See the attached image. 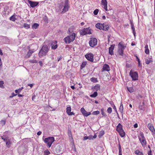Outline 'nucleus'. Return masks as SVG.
Returning a JSON list of instances; mask_svg holds the SVG:
<instances>
[{
  "instance_id": "obj_37",
  "label": "nucleus",
  "mask_w": 155,
  "mask_h": 155,
  "mask_svg": "<svg viewBox=\"0 0 155 155\" xmlns=\"http://www.w3.org/2000/svg\"><path fill=\"white\" fill-rule=\"evenodd\" d=\"M5 138L4 139V141L6 142L7 141H8L10 139H9V137H8L6 136H4Z\"/></svg>"
},
{
  "instance_id": "obj_30",
  "label": "nucleus",
  "mask_w": 155,
  "mask_h": 155,
  "mask_svg": "<svg viewBox=\"0 0 155 155\" xmlns=\"http://www.w3.org/2000/svg\"><path fill=\"white\" fill-rule=\"evenodd\" d=\"M94 89L96 91H97L98 90H100V86L98 84L96 85L94 87Z\"/></svg>"
},
{
  "instance_id": "obj_25",
  "label": "nucleus",
  "mask_w": 155,
  "mask_h": 155,
  "mask_svg": "<svg viewBox=\"0 0 155 155\" xmlns=\"http://www.w3.org/2000/svg\"><path fill=\"white\" fill-rule=\"evenodd\" d=\"M34 52L32 50H29V51L27 53V54L26 56L28 58H29L31 54Z\"/></svg>"
},
{
  "instance_id": "obj_5",
  "label": "nucleus",
  "mask_w": 155,
  "mask_h": 155,
  "mask_svg": "<svg viewBox=\"0 0 155 155\" xmlns=\"http://www.w3.org/2000/svg\"><path fill=\"white\" fill-rule=\"evenodd\" d=\"M129 75L132 78V80L135 81L138 80V75L137 72L133 71L131 70Z\"/></svg>"
},
{
  "instance_id": "obj_29",
  "label": "nucleus",
  "mask_w": 155,
  "mask_h": 155,
  "mask_svg": "<svg viewBox=\"0 0 155 155\" xmlns=\"http://www.w3.org/2000/svg\"><path fill=\"white\" fill-rule=\"evenodd\" d=\"M104 134V131L102 130L99 132L98 137L99 138H101Z\"/></svg>"
},
{
  "instance_id": "obj_44",
  "label": "nucleus",
  "mask_w": 155,
  "mask_h": 155,
  "mask_svg": "<svg viewBox=\"0 0 155 155\" xmlns=\"http://www.w3.org/2000/svg\"><path fill=\"white\" fill-rule=\"evenodd\" d=\"M15 92L16 94H15L14 93H13L12 94L13 95L12 96H10L9 97H13L14 96H16L19 93L17 90H16L15 91Z\"/></svg>"
},
{
  "instance_id": "obj_57",
  "label": "nucleus",
  "mask_w": 155,
  "mask_h": 155,
  "mask_svg": "<svg viewBox=\"0 0 155 155\" xmlns=\"http://www.w3.org/2000/svg\"><path fill=\"white\" fill-rule=\"evenodd\" d=\"M88 139V136H85L84 137V138L83 139V140H85Z\"/></svg>"
},
{
  "instance_id": "obj_33",
  "label": "nucleus",
  "mask_w": 155,
  "mask_h": 155,
  "mask_svg": "<svg viewBox=\"0 0 155 155\" xmlns=\"http://www.w3.org/2000/svg\"><path fill=\"white\" fill-rule=\"evenodd\" d=\"M18 102V101L17 99H15V100H12L11 101V104H13V105H14V104H15L16 103H17Z\"/></svg>"
},
{
  "instance_id": "obj_9",
  "label": "nucleus",
  "mask_w": 155,
  "mask_h": 155,
  "mask_svg": "<svg viewBox=\"0 0 155 155\" xmlns=\"http://www.w3.org/2000/svg\"><path fill=\"white\" fill-rule=\"evenodd\" d=\"M81 111L84 117H87L91 114V112H87L85 110L84 107H82L81 108Z\"/></svg>"
},
{
  "instance_id": "obj_26",
  "label": "nucleus",
  "mask_w": 155,
  "mask_h": 155,
  "mask_svg": "<svg viewBox=\"0 0 155 155\" xmlns=\"http://www.w3.org/2000/svg\"><path fill=\"white\" fill-rule=\"evenodd\" d=\"M118 149H119V155H122L121 147L120 144V142L118 143Z\"/></svg>"
},
{
  "instance_id": "obj_38",
  "label": "nucleus",
  "mask_w": 155,
  "mask_h": 155,
  "mask_svg": "<svg viewBox=\"0 0 155 155\" xmlns=\"http://www.w3.org/2000/svg\"><path fill=\"white\" fill-rule=\"evenodd\" d=\"M45 155H48L50 153V151L48 149H47L44 151Z\"/></svg>"
},
{
  "instance_id": "obj_49",
  "label": "nucleus",
  "mask_w": 155,
  "mask_h": 155,
  "mask_svg": "<svg viewBox=\"0 0 155 155\" xmlns=\"http://www.w3.org/2000/svg\"><path fill=\"white\" fill-rule=\"evenodd\" d=\"M107 111L109 114L111 113L112 111V108L110 107H109L107 109Z\"/></svg>"
},
{
  "instance_id": "obj_14",
  "label": "nucleus",
  "mask_w": 155,
  "mask_h": 155,
  "mask_svg": "<svg viewBox=\"0 0 155 155\" xmlns=\"http://www.w3.org/2000/svg\"><path fill=\"white\" fill-rule=\"evenodd\" d=\"M114 45H111L109 48V54L111 55H112L114 54L113 50L114 48Z\"/></svg>"
},
{
  "instance_id": "obj_15",
  "label": "nucleus",
  "mask_w": 155,
  "mask_h": 155,
  "mask_svg": "<svg viewBox=\"0 0 155 155\" xmlns=\"http://www.w3.org/2000/svg\"><path fill=\"white\" fill-rule=\"evenodd\" d=\"M145 61V63L147 64H149L150 63H152L153 62L152 57L150 56V57L146 59Z\"/></svg>"
},
{
  "instance_id": "obj_43",
  "label": "nucleus",
  "mask_w": 155,
  "mask_h": 155,
  "mask_svg": "<svg viewBox=\"0 0 155 155\" xmlns=\"http://www.w3.org/2000/svg\"><path fill=\"white\" fill-rule=\"evenodd\" d=\"M3 84H4V82L3 81H0V87H1L2 88H4V87L3 85Z\"/></svg>"
},
{
  "instance_id": "obj_50",
  "label": "nucleus",
  "mask_w": 155,
  "mask_h": 155,
  "mask_svg": "<svg viewBox=\"0 0 155 155\" xmlns=\"http://www.w3.org/2000/svg\"><path fill=\"white\" fill-rule=\"evenodd\" d=\"M112 103H113V106H112V107H113V109L115 111H116V112L117 113V114H118L117 111L116 109V106L114 104L113 102H112Z\"/></svg>"
},
{
  "instance_id": "obj_34",
  "label": "nucleus",
  "mask_w": 155,
  "mask_h": 155,
  "mask_svg": "<svg viewBox=\"0 0 155 155\" xmlns=\"http://www.w3.org/2000/svg\"><path fill=\"white\" fill-rule=\"evenodd\" d=\"M16 19L14 15H13L11 16L10 18V20L13 21H15Z\"/></svg>"
},
{
  "instance_id": "obj_53",
  "label": "nucleus",
  "mask_w": 155,
  "mask_h": 155,
  "mask_svg": "<svg viewBox=\"0 0 155 155\" xmlns=\"http://www.w3.org/2000/svg\"><path fill=\"white\" fill-rule=\"evenodd\" d=\"M73 28H70L68 29V31L69 33H71L73 31Z\"/></svg>"
},
{
  "instance_id": "obj_17",
  "label": "nucleus",
  "mask_w": 155,
  "mask_h": 155,
  "mask_svg": "<svg viewBox=\"0 0 155 155\" xmlns=\"http://www.w3.org/2000/svg\"><path fill=\"white\" fill-rule=\"evenodd\" d=\"M47 53L46 52L42 50H40L38 53V56L39 57L41 58L43 56H45Z\"/></svg>"
},
{
  "instance_id": "obj_10",
  "label": "nucleus",
  "mask_w": 155,
  "mask_h": 155,
  "mask_svg": "<svg viewBox=\"0 0 155 155\" xmlns=\"http://www.w3.org/2000/svg\"><path fill=\"white\" fill-rule=\"evenodd\" d=\"M86 58L87 59L93 62L94 61V56L92 54L90 53L87 54L85 55Z\"/></svg>"
},
{
  "instance_id": "obj_1",
  "label": "nucleus",
  "mask_w": 155,
  "mask_h": 155,
  "mask_svg": "<svg viewBox=\"0 0 155 155\" xmlns=\"http://www.w3.org/2000/svg\"><path fill=\"white\" fill-rule=\"evenodd\" d=\"M75 33H73L71 35L65 38L64 39V40L66 44H70L74 41L75 38Z\"/></svg>"
},
{
  "instance_id": "obj_11",
  "label": "nucleus",
  "mask_w": 155,
  "mask_h": 155,
  "mask_svg": "<svg viewBox=\"0 0 155 155\" xmlns=\"http://www.w3.org/2000/svg\"><path fill=\"white\" fill-rule=\"evenodd\" d=\"M28 2L30 6L33 8L37 6L39 3L38 2H33L30 0H28Z\"/></svg>"
},
{
  "instance_id": "obj_45",
  "label": "nucleus",
  "mask_w": 155,
  "mask_h": 155,
  "mask_svg": "<svg viewBox=\"0 0 155 155\" xmlns=\"http://www.w3.org/2000/svg\"><path fill=\"white\" fill-rule=\"evenodd\" d=\"M101 114L102 115L105 117H106L107 116L106 114L105 113L104 111V109H101Z\"/></svg>"
},
{
  "instance_id": "obj_59",
  "label": "nucleus",
  "mask_w": 155,
  "mask_h": 155,
  "mask_svg": "<svg viewBox=\"0 0 155 155\" xmlns=\"http://www.w3.org/2000/svg\"><path fill=\"white\" fill-rule=\"evenodd\" d=\"M65 5H68V0H65Z\"/></svg>"
},
{
  "instance_id": "obj_12",
  "label": "nucleus",
  "mask_w": 155,
  "mask_h": 155,
  "mask_svg": "<svg viewBox=\"0 0 155 155\" xmlns=\"http://www.w3.org/2000/svg\"><path fill=\"white\" fill-rule=\"evenodd\" d=\"M138 138L143 147H146L147 145V142L145 138L142 139L139 136Z\"/></svg>"
},
{
  "instance_id": "obj_54",
  "label": "nucleus",
  "mask_w": 155,
  "mask_h": 155,
  "mask_svg": "<svg viewBox=\"0 0 155 155\" xmlns=\"http://www.w3.org/2000/svg\"><path fill=\"white\" fill-rule=\"evenodd\" d=\"M69 115H74L75 114L73 112H71V111L68 114Z\"/></svg>"
},
{
  "instance_id": "obj_18",
  "label": "nucleus",
  "mask_w": 155,
  "mask_h": 155,
  "mask_svg": "<svg viewBox=\"0 0 155 155\" xmlns=\"http://www.w3.org/2000/svg\"><path fill=\"white\" fill-rule=\"evenodd\" d=\"M69 8V5H65L64 7V8H63L62 11L61 12V13H64L68 11Z\"/></svg>"
},
{
  "instance_id": "obj_60",
  "label": "nucleus",
  "mask_w": 155,
  "mask_h": 155,
  "mask_svg": "<svg viewBox=\"0 0 155 155\" xmlns=\"http://www.w3.org/2000/svg\"><path fill=\"white\" fill-rule=\"evenodd\" d=\"M24 149H26L24 147H19L18 148V150H24Z\"/></svg>"
},
{
  "instance_id": "obj_61",
  "label": "nucleus",
  "mask_w": 155,
  "mask_h": 155,
  "mask_svg": "<svg viewBox=\"0 0 155 155\" xmlns=\"http://www.w3.org/2000/svg\"><path fill=\"white\" fill-rule=\"evenodd\" d=\"M41 133H42L41 132L39 131L37 132V135L38 136L40 135L41 134Z\"/></svg>"
},
{
  "instance_id": "obj_56",
  "label": "nucleus",
  "mask_w": 155,
  "mask_h": 155,
  "mask_svg": "<svg viewBox=\"0 0 155 155\" xmlns=\"http://www.w3.org/2000/svg\"><path fill=\"white\" fill-rule=\"evenodd\" d=\"M88 139H89L90 140H91V139H92V140L93 139V138L92 137V135H90V136H88Z\"/></svg>"
},
{
  "instance_id": "obj_63",
  "label": "nucleus",
  "mask_w": 155,
  "mask_h": 155,
  "mask_svg": "<svg viewBox=\"0 0 155 155\" xmlns=\"http://www.w3.org/2000/svg\"><path fill=\"white\" fill-rule=\"evenodd\" d=\"M140 153V151H139V150H136V151H135V153L136 154H139Z\"/></svg>"
},
{
  "instance_id": "obj_32",
  "label": "nucleus",
  "mask_w": 155,
  "mask_h": 155,
  "mask_svg": "<svg viewBox=\"0 0 155 155\" xmlns=\"http://www.w3.org/2000/svg\"><path fill=\"white\" fill-rule=\"evenodd\" d=\"M6 143L7 147L9 148L12 144V142L10 141V140L6 142Z\"/></svg>"
},
{
  "instance_id": "obj_35",
  "label": "nucleus",
  "mask_w": 155,
  "mask_h": 155,
  "mask_svg": "<svg viewBox=\"0 0 155 155\" xmlns=\"http://www.w3.org/2000/svg\"><path fill=\"white\" fill-rule=\"evenodd\" d=\"M23 26L26 29H28L30 28V25L27 23H24L23 25Z\"/></svg>"
},
{
  "instance_id": "obj_40",
  "label": "nucleus",
  "mask_w": 155,
  "mask_h": 155,
  "mask_svg": "<svg viewBox=\"0 0 155 155\" xmlns=\"http://www.w3.org/2000/svg\"><path fill=\"white\" fill-rule=\"evenodd\" d=\"M127 89L128 91L130 92H133L134 91V89L132 87H127Z\"/></svg>"
},
{
  "instance_id": "obj_22",
  "label": "nucleus",
  "mask_w": 155,
  "mask_h": 155,
  "mask_svg": "<svg viewBox=\"0 0 155 155\" xmlns=\"http://www.w3.org/2000/svg\"><path fill=\"white\" fill-rule=\"evenodd\" d=\"M139 108L140 110H144L145 107L144 102L140 103L139 106Z\"/></svg>"
},
{
  "instance_id": "obj_28",
  "label": "nucleus",
  "mask_w": 155,
  "mask_h": 155,
  "mask_svg": "<svg viewBox=\"0 0 155 155\" xmlns=\"http://www.w3.org/2000/svg\"><path fill=\"white\" fill-rule=\"evenodd\" d=\"M39 26V24L38 23H34L32 25V28L33 29H36Z\"/></svg>"
},
{
  "instance_id": "obj_47",
  "label": "nucleus",
  "mask_w": 155,
  "mask_h": 155,
  "mask_svg": "<svg viewBox=\"0 0 155 155\" xmlns=\"http://www.w3.org/2000/svg\"><path fill=\"white\" fill-rule=\"evenodd\" d=\"M29 61L31 63H37V61L35 60H30Z\"/></svg>"
},
{
  "instance_id": "obj_64",
  "label": "nucleus",
  "mask_w": 155,
  "mask_h": 155,
  "mask_svg": "<svg viewBox=\"0 0 155 155\" xmlns=\"http://www.w3.org/2000/svg\"><path fill=\"white\" fill-rule=\"evenodd\" d=\"M39 64L40 65V66H42L43 63L41 61H39Z\"/></svg>"
},
{
  "instance_id": "obj_8",
  "label": "nucleus",
  "mask_w": 155,
  "mask_h": 155,
  "mask_svg": "<svg viewBox=\"0 0 155 155\" xmlns=\"http://www.w3.org/2000/svg\"><path fill=\"white\" fill-rule=\"evenodd\" d=\"M101 5L102 7H103L106 11H107V0H101Z\"/></svg>"
},
{
  "instance_id": "obj_6",
  "label": "nucleus",
  "mask_w": 155,
  "mask_h": 155,
  "mask_svg": "<svg viewBox=\"0 0 155 155\" xmlns=\"http://www.w3.org/2000/svg\"><path fill=\"white\" fill-rule=\"evenodd\" d=\"M97 43V39L95 38H91V40L89 42L90 46L92 47H93L96 45Z\"/></svg>"
},
{
  "instance_id": "obj_13",
  "label": "nucleus",
  "mask_w": 155,
  "mask_h": 155,
  "mask_svg": "<svg viewBox=\"0 0 155 155\" xmlns=\"http://www.w3.org/2000/svg\"><path fill=\"white\" fill-rule=\"evenodd\" d=\"M110 68L108 65L107 64H104L102 68V71L103 72L104 71H110Z\"/></svg>"
},
{
  "instance_id": "obj_62",
  "label": "nucleus",
  "mask_w": 155,
  "mask_h": 155,
  "mask_svg": "<svg viewBox=\"0 0 155 155\" xmlns=\"http://www.w3.org/2000/svg\"><path fill=\"white\" fill-rule=\"evenodd\" d=\"M148 155H152L151 151L150 150L148 151Z\"/></svg>"
},
{
  "instance_id": "obj_31",
  "label": "nucleus",
  "mask_w": 155,
  "mask_h": 155,
  "mask_svg": "<svg viewBox=\"0 0 155 155\" xmlns=\"http://www.w3.org/2000/svg\"><path fill=\"white\" fill-rule=\"evenodd\" d=\"M124 49H119L118 51V52L119 54L121 56L123 54L124 50Z\"/></svg>"
},
{
  "instance_id": "obj_42",
  "label": "nucleus",
  "mask_w": 155,
  "mask_h": 155,
  "mask_svg": "<svg viewBox=\"0 0 155 155\" xmlns=\"http://www.w3.org/2000/svg\"><path fill=\"white\" fill-rule=\"evenodd\" d=\"M97 95V93L96 91L93 94L90 95L91 97H96Z\"/></svg>"
},
{
  "instance_id": "obj_58",
  "label": "nucleus",
  "mask_w": 155,
  "mask_h": 155,
  "mask_svg": "<svg viewBox=\"0 0 155 155\" xmlns=\"http://www.w3.org/2000/svg\"><path fill=\"white\" fill-rule=\"evenodd\" d=\"M138 124L137 123H136L134 124V127L135 128H137L138 127Z\"/></svg>"
},
{
  "instance_id": "obj_23",
  "label": "nucleus",
  "mask_w": 155,
  "mask_h": 155,
  "mask_svg": "<svg viewBox=\"0 0 155 155\" xmlns=\"http://www.w3.org/2000/svg\"><path fill=\"white\" fill-rule=\"evenodd\" d=\"M123 128L122 125L120 123H119L117 127V132L119 131H120V130H121Z\"/></svg>"
},
{
  "instance_id": "obj_51",
  "label": "nucleus",
  "mask_w": 155,
  "mask_h": 155,
  "mask_svg": "<svg viewBox=\"0 0 155 155\" xmlns=\"http://www.w3.org/2000/svg\"><path fill=\"white\" fill-rule=\"evenodd\" d=\"M145 52L147 54H149L150 53V51L149 49H145Z\"/></svg>"
},
{
  "instance_id": "obj_52",
  "label": "nucleus",
  "mask_w": 155,
  "mask_h": 155,
  "mask_svg": "<svg viewBox=\"0 0 155 155\" xmlns=\"http://www.w3.org/2000/svg\"><path fill=\"white\" fill-rule=\"evenodd\" d=\"M140 135L141 136V138L142 139L145 138V137L144 136V134L142 132H140Z\"/></svg>"
},
{
  "instance_id": "obj_3",
  "label": "nucleus",
  "mask_w": 155,
  "mask_h": 155,
  "mask_svg": "<svg viewBox=\"0 0 155 155\" xmlns=\"http://www.w3.org/2000/svg\"><path fill=\"white\" fill-rule=\"evenodd\" d=\"M54 141V138L53 137H49L45 138L44 140V141L47 145V146L49 147H51Z\"/></svg>"
},
{
  "instance_id": "obj_39",
  "label": "nucleus",
  "mask_w": 155,
  "mask_h": 155,
  "mask_svg": "<svg viewBox=\"0 0 155 155\" xmlns=\"http://www.w3.org/2000/svg\"><path fill=\"white\" fill-rule=\"evenodd\" d=\"M71 110V108L70 107H68L66 108V112L68 114Z\"/></svg>"
},
{
  "instance_id": "obj_24",
  "label": "nucleus",
  "mask_w": 155,
  "mask_h": 155,
  "mask_svg": "<svg viewBox=\"0 0 155 155\" xmlns=\"http://www.w3.org/2000/svg\"><path fill=\"white\" fill-rule=\"evenodd\" d=\"M121 137H124L125 136V134L123 129L120 130V131H118Z\"/></svg>"
},
{
  "instance_id": "obj_2",
  "label": "nucleus",
  "mask_w": 155,
  "mask_h": 155,
  "mask_svg": "<svg viewBox=\"0 0 155 155\" xmlns=\"http://www.w3.org/2000/svg\"><path fill=\"white\" fill-rule=\"evenodd\" d=\"M95 26L97 28L104 31L108 30L109 28V26L108 25H105L104 23H98L96 24Z\"/></svg>"
},
{
  "instance_id": "obj_41",
  "label": "nucleus",
  "mask_w": 155,
  "mask_h": 155,
  "mask_svg": "<svg viewBox=\"0 0 155 155\" xmlns=\"http://www.w3.org/2000/svg\"><path fill=\"white\" fill-rule=\"evenodd\" d=\"M100 113V112L98 110H97L96 111H93L92 113V114L94 115H97L98 114H99Z\"/></svg>"
},
{
  "instance_id": "obj_21",
  "label": "nucleus",
  "mask_w": 155,
  "mask_h": 155,
  "mask_svg": "<svg viewBox=\"0 0 155 155\" xmlns=\"http://www.w3.org/2000/svg\"><path fill=\"white\" fill-rule=\"evenodd\" d=\"M41 50H42L47 53L48 51V46L46 45H44L42 46Z\"/></svg>"
},
{
  "instance_id": "obj_27",
  "label": "nucleus",
  "mask_w": 155,
  "mask_h": 155,
  "mask_svg": "<svg viewBox=\"0 0 155 155\" xmlns=\"http://www.w3.org/2000/svg\"><path fill=\"white\" fill-rule=\"evenodd\" d=\"M91 81L93 83H96L98 82L97 78H96L92 77L90 79Z\"/></svg>"
},
{
  "instance_id": "obj_19",
  "label": "nucleus",
  "mask_w": 155,
  "mask_h": 155,
  "mask_svg": "<svg viewBox=\"0 0 155 155\" xmlns=\"http://www.w3.org/2000/svg\"><path fill=\"white\" fill-rule=\"evenodd\" d=\"M119 111L120 112L122 117L123 115L124 108L123 106V104L122 102L120 104V105L119 107Z\"/></svg>"
},
{
  "instance_id": "obj_48",
  "label": "nucleus",
  "mask_w": 155,
  "mask_h": 155,
  "mask_svg": "<svg viewBox=\"0 0 155 155\" xmlns=\"http://www.w3.org/2000/svg\"><path fill=\"white\" fill-rule=\"evenodd\" d=\"M99 12V10L98 9H96L94 10V14L95 15H96L97 14L98 12Z\"/></svg>"
},
{
  "instance_id": "obj_36",
  "label": "nucleus",
  "mask_w": 155,
  "mask_h": 155,
  "mask_svg": "<svg viewBox=\"0 0 155 155\" xmlns=\"http://www.w3.org/2000/svg\"><path fill=\"white\" fill-rule=\"evenodd\" d=\"M6 122V120H2L1 121H0V124L2 125V126H3L5 124Z\"/></svg>"
},
{
  "instance_id": "obj_4",
  "label": "nucleus",
  "mask_w": 155,
  "mask_h": 155,
  "mask_svg": "<svg viewBox=\"0 0 155 155\" xmlns=\"http://www.w3.org/2000/svg\"><path fill=\"white\" fill-rule=\"evenodd\" d=\"M92 30L89 27L84 28L83 29L80 31V33L81 35H85L87 34L89 35L92 34Z\"/></svg>"
},
{
  "instance_id": "obj_16",
  "label": "nucleus",
  "mask_w": 155,
  "mask_h": 155,
  "mask_svg": "<svg viewBox=\"0 0 155 155\" xmlns=\"http://www.w3.org/2000/svg\"><path fill=\"white\" fill-rule=\"evenodd\" d=\"M57 41H54L51 45V48L53 49H55L58 47V45L57 44Z\"/></svg>"
},
{
  "instance_id": "obj_7",
  "label": "nucleus",
  "mask_w": 155,
  "mask_h": 155,
  "mask_svg": "<svg viewBox=\"0 0 155 155\" xmlns=\"http://www.w3.org/2000/svg\"><path fill=\"white\" fill-rule=\"evenodd\" d=\"M150 130L152 132V135H155V130L153 126L151 123H149L147 125Z\"/></svg>"
},
{
  "instance_id": "obj_55",
  "label": "nucleus",
  "mask_w": 155,
  "mask_h": 155,
  "mask_svg": "<svg viewBox=\"0 0 155 155\" xmlns=\"http://www.w3.org/2000/svg\"><path fill=\"white\" fill-rule=\"evenodd\" d=\"M23 87H21V88H19L18 89H17L18 91V93H19L21 91V90L23 89Z\"/></svg>"
},
{
  "instance_id": "obj_20",
  "label": "nucleus",
  "mask_w": 155,
  "mask_h": 155,
  "mask_svg": "<svg viewBox=\"0 0 155 155\" xmlns=\"http://www.w3.org/2000/svg\"><path fill=\"white\" fill-rule=\"evenodd\" d=\"M119 46V49H124L126 48V45H124L123 44V42H120L118 44Z\"/></svg>"
},
{
  "instance_id": "obj_46",
  "label": "nucleus",
  "mask_w": 155,
  "mask_h": 155,
  "mask_svg": "<svg viewBox=\"0 0 155 155\" xmlns=\"http://www.w3.org/2000/svg\"><path fill=\"white\" fill-rule=\"evenodd\" d=\"M86 63L85 62H83L82 63L81 65V68L82 69L84 68V67L86 65Z\"/></svg>"
}]
</instances>
